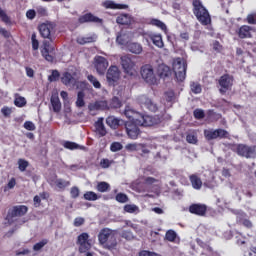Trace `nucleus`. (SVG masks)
Here are the masks:
<instances>
[{
  "mask_svg": "<svg viewBox=\"0 0 256 256\" xmlns=\"http://www.w3.org/2000/svg\"><path fill=\"white\" fill-rule=\"evenodd\" d=\"M38 31L43 39H48L43 41L41 55L46 61H48V63H53V61H55V56L49 53L55 51V48L51 47V43L55 41V23H42L38 26Z\"/></svg>",
  "mask_w": 256,
  "mask_h": 256,
  "instance_id": "f257e3e1",
  "label": "nucleus"
},
{
  "mask_svg": "<svg viewBox=\"0 0 256 256\" xmlns=\"http://www.w3.org/2000/svg\"><path fill=\"white\" fill-rule=\"evenodd\" d=\"M98 242L103 249L114 251L119 245L117 241V230L102 228L98 233Z\"/></svg>",
  "mask_w": 256,
  "mask_h": 256,
  "instance_id": "f03ea898",
  "label": "nucleus"
},
{
  "mask_svg": "<svg viewBox=\"0 0 256 256\" xmlns=\"http://www.w3.org/2000/svg\"><path fill=\"white\" fill-rule=\"evenodd\" d=\"M192 7L193 14L199 23L204 26L211 25V14H209V10L205 8L201 0H193Z\"/></svg>",
  "mask_w": 256,
  "mask_h": 256,
  "instance_id": "7ed1b4c3",
  "label": "nucleus"
},
{
  "mask_svg": "<svg viewBox=\"0 0 256 256\" xmlns=\"http://www.w3.org/2000/svg\"><path fill=\"white\" fill-rule=\"evenodd\" d=\"M226 147L231 149V151H234V153H237L239 157H245L246 159H256V146L229 143L226 145Z\"/></svg>",
  "mask_w": 256,
  "mask_h": 256,
  "instance_id": "20e7f679",
  "label": "nucleus"
},
{
  "mask_svg": "<svg viewBox=\"0 0 256 256\" xmlns=\"http://www.w3.org/2000/svg\"><path fill=\"white\" fill-rule=\"evenodd\" d=\"M121 65L122 69L127 75V77H131L132 79H135L138 77L139 72L137 71V65L135 62L129 57L128 55L122 56L121 58Z\"/></svg>",
  "mask_w": 256,
  "mask_h": 256,
  "instance_id": "39448f33",
  "label": "nucleus"
},
{
  "mask_svg": "<svg viewBox=\"0 0 256 256\" xmlns=\"http://www.w3.org/2000/svg\"><path fill=\"white\" fill-rule=\"evenodd\" d=\"M173 71L177 81L182 83V81H185V77H187V62L182 58H176L173 61Z\"/></svg>",
  "mask_w": 256,
  "mask_h": 256,
  "instance_id": "423d86ee",
  "label": "nucleus"
},
{
  "mask_svg": "<svg viewBox=\"0 0 256 256\" xmlns=\"http://www.w3.org/2000/svg\"><path fill=\"white\" fill-rule=\"evenodd\" d=\"M27 211H29V207L26 205L13 206L8 210L5 220L8 221L9 225H12L13 219H15V217H23L27 215Z\"/></svg>",
  "mask_w": 256,
  "mask_h": 256,
  "instance_id": "0eeeda50",
  "label": "nucleus"
},
{
  "mask_svg": "<svg viewBox=\"0 0 256 256\" xmlns=\"http://www.w3.org/2000/svg\"><path fill=\"white\" fill-rule=\"evenodd\" d=\"M141 77L144 79L146 83L149 85H156L157 76H155V71L153 70V66L150 64H145L140 69Z\"/></svg>",
  "mask_w": 256,
  "mask_h": 256,
  "instance_id": "6e6552de",
  "label": "nucleus"
},
{
  "mask_svg": "<svg viewBox=\"0 0 256 256\" xmlns=\"http://www.w3.org/2000/svg\"><path fill=\"white\" fill-rule=\"evenodd\" d=\"M233 81V76H231L230 74H223L218 79L219 93L221 95H225L227 91H231V89L233 88Z\"/></svg>",
  "mask_w": 256,
  "mask_h": 256,
  "instance_id": "1a4fd4ad",
  "label": "nucleus"
},
{
  "mask_svg": "<svg viewBox=\"0 0 256 256\" xmlns=\"http://www.w3.org/2000/svg\"><path fill=\"white\" fill-rule=\"evenodd\" d=\"M124 125L129 139L135 140L139 138L141 135V129H139V127H141V125L137 124L135 120L126 121Z\"/></svg>",
  "mask_w": 256,
  "mask_h": 256,
  "instance_id": "9d476101",
  "label": "nucleus"
},
{
  "mask_svg": "<svg viewBox=\"0 0 256 256\" xmlns=\"http://www.w3.org/2000/svg\"><path fill=\"white\" fill-rule=\"evenodd\" d=\"M106 79L108 85L115 87V85H117V83L119 82V79H121V71L119 70V67L110 66L106 73Z\"/></svg>",
  "mask_w": 256,
  "mask_h": 256,
  "instance_id": "9b49d317",
  "label": "nucleus"
},
{
  "mask_svg": "<svg viewBox=\"0 0 256 256\" xmlns=\"http://www.w3.org/2000/svg\"><path fill=\"white\" fill-rule=\"evenodd\" d=\"M77 245H79V253H87L91 249V242H89V234L83 232L77 237Z\"/></svg>",
  "mask_w": 256,
  "mask_h": 256,
  "instance_id": "f8f14e48",
  "label": "nucleus"
},
{
  "mask_svg": "<svg viewBox=\"0 0 256 256\" xmlns=\"http://www.w3.org/2000/svg\"><path fill=\"white\" fill-rule=\"evenodd\" d=\"M94 67L98 75H105L107 72V67H109V61L103 56H95Z\"/></svg>",
  "mask_w": 256,
  "mask_h": 256,
  "instance_id": "ddd939ff",
  "label": "nucleus"
},
{
  "mask_svg": "<svg viewBox=\"0 0 256 256\" xmlns=\"http://www.w3.org/2000/svg\"><path fill=\"white\" fill-rule=\"evenodd\" d=\"M188 211L192 215H197L198 217H205V215H207V206L201 203H194L189 206Z\"/></svg>",
  "mask_w": 256,
  "mask_h": 256,
  "instance_id": "4468645a",
  "label": "nucleus"
},
{
  "mask_svg": "<svg viewBox=\"0 0 256 256\" xmlns=\"http://www.w3.org/2000/svg\"><path fill=\"white\" fill-rule=\"evenodd\" d=\"M135 123H137V125H140V127H153L154 125H159V123H161V120H154L153 116L145 115L140 116V119L135 120Z\"/></svg>",
  "mask_w": 256,
  "mask_h": 256,
  "instance_id": "2eb2a0df",
  "label": "nucleus"
},
{
  "mask_svg": "<svg viewBox=\"0 0 256 256\" xmlns=\"http://www.w3.org/2000/svg\"><path fill=\"white\" fill-rule=\"evenodd\" d=\"M78 22L83 25V23H103V19L93 15V13L88 12L78 18Z\"/></svg>",
  "mask_w": 256,
  "mask_h": 256,
  "instance_id": "dca6fc26",
  "label": "nucleus"
},
{
  "mask_svg": "<svg viewBox=\"0 0 256 256\" xmlns=\"http://www.w3.org/2000/svg\"><path fill=\"white\" fill-rule=\"evenodd\" d=\"M253 27L249 25H242L237 31L239 39H251L253 37Z\"/></svg>",
  "mask_w": 256,
  "mask_h": 256,
  "instance_id": "f3484780",
  "label": "nucleus"
},
{
  "mask_svg": "<svg viewBox=\"0 0 256 256\" xmlns=\"http://www.w3.org/2000/svg\"><path fill=\"white\" fill-rule=\"evenodd\" d=\"M140 103L143 105L148 111H151L152 113H157V110L159 109L157 107V104L153 102L149 97L143 95L140 97Z\"/></svg>",
  "mask_w": 256,
  "mask_h": 256,
  "instance_id": "a211bd4d",
  "label": "nucleus"
},
{
  "mask_svg": "<svg viewBox=\"0 0 256 256\" xmlns=\"http://www.w3.org/2000/svg\"><path fill=\"white\" fill-rule=\"evenodd\" d=\"M108 107L107 101L100 100L89 104L88 109L89 111H105Z\"/></svg>",
  "mask_w": 256,
  "mask_h": 256,
  "instance_id": "6ab92c4d",
  "label": "nucleus"
},
{
  "mask_svg": "<svg viewBox=\"0 0 256 256\" xmlns=\"http://www.w3.org/2000/svg\"><path fill=\"white\" fill-rule=\"evenodd\" d=\"M95 132L99 137H105L107 135V129L105 128V124L103 123V118H99L95 123Z\"/></svg>",
  "mask_w": 256,
  "mask_h": 256,
  "instance_id": "aec40b11",
  "label": "nucleus"
},
{
  "mask_svg": "<svg viewBox=\"0 0 256 256\" xmlns=\"http://www.w3.org/2000/svg\"><path fill=\"white\" fill-rule=\"evenodd\" d=\"M157 75L160 79H165L171 75V68L165 64L158 65Z\"/></svg>",
  "mask_w": 256,
  "mask_h": 256,
  "instance_id": "412c9836",
  "label": "nucleus"
},
{
  "mask_svg": "<svg viewBox=\"0 0 256 256\" xmlns=\"http://www.w3.org/2000/svg\"><path fill=\"white\" fill-rule=\"evenodd\" d=\"M149 39L155 47H158V49H163V47H165V44L163 43V36L161 34H150Z\"/></svg>",
  "mask_w": 256,
  "mask_h": 256,
  "instance_id": "4be33fe9",
  "label": "nucleus"
},
{
  "mask_svg": "<svg viewBox=\"0 0 256 256\" xmlns=\"http://www.w3.org/2000/svg\"><path fill=\"white\" fill-rule=\"evenodd\" d=\"M105 9H129L127 4H117L113 0H107L103 3Z\"/></svg>",
  "mask_w": 256,
  "mask_h": 256,
  "instance_id": "5701e85b",
  "label": "nucleus"
},
{
  "mask_svg": "<svg viewBox=\"0 0 256 256\" xmlns=\"http://www.w3.org/2000/svg\"><path fill=\"white\" fill-rule=\"evenodd\" d=\"M127 49L130 53H134V55H141V53H143V46L137 42L129 43Z\"/></svg>",
  "mask_w": 256,
  "mask_h": 256,
  "instance_id": "b1692460",
  "label": "nucleus"
},
{
  "mask_svg": "<svg viewBox=\"0 0 256 256\" xmlns=\"http://www.w3.org/2000/svg\"><path fill=\"white\" fill-rule=\"evenodd\" d=\"M78 45H87L89 43H95L97 41V35L92 34L90 36H82L76 39Z\"/></svg>",
  "mask_w": 256,
  "mask_h": 256,
  "instance_id": "393cba45",
  "label": "nucleus"
},
{
  "mask_svg": "<svg viewBox=\"0 0 256 256\" xmlns=\"http://www.w3.org/2000/svg\"><path fill=\"white\" fill-rule=\"evenodd\" d=\"M132 21L133 18H131V15L129 14H120L116 18V23H118V25H131Z\"/></svg>",
  "mask_w": 256,
  "mask_h": 256,
  "instance_id": "a878e982",
  "label": "nucleus"
},
{
  "mask_svg": "<svg viewBox=\"0 0 256 256\" xmlns=\"http://www.w3.org/2000/svg\"><path fill=\"white\" fill-rule=\"evenodd\" d=\"M106 123L111 129H119V125H121V119L115 116H108L106 118Z\"/></svg>",
  "mask_w": 256,
  "mask_h": 256,
  "instance_id": "bb28decb",
  "label": "nucleus"
},
{
  "mask_svg": "<svg viewBox=\"0 0 256 256\" xmlns=\"http://www.w3.org/2000/svg\"><path fill=\"white\" fill-rule=\"evenodd\" d=\"M189 179L193 189L199 190L203 187V181L196 174L190 175Z\"/></svg>",
  "mask_w": 256,
  "mask_h": 256,
  "instance_id": "cd10ccee",
  "label": "nucleus"
},
{
  "mask_svg": "<svg viewBox=\"0 0 256 256\" xmlns=\"http://www.w3.org/2000/svg\"><path fill=\"white\" fill-rule=\"evenodd\" d=\"M124 115L125 117H127V119H129V121H139V118H137V115H139V113L131 109V107L129 106H126L124 110Z\"/></svg>",
  "mask_w": 256,
  "mask_h": 256,
  "instance_id": "c85d7f7f",
  "label": "nucleus"
},
{
  "mask_svg": "<svg viewBox=\"0 0 256 256\" xmlns=\"http://www.w3.org/2000/svg\"><path fill=\"white\" fill-rule=\"evenodd\" d=\"M61 83H63V85H66V87H69V85H73V83H75V78L71 73L64 72L61 77Z\"/></svg>",
  "mask_w": 256,
  "mask_h": 256,
  "instance_id": "c756f323",
  "label": "nucleus"
},
{
  "mask_svg": "<svg viewBox=\"0 0 256 256\" xmlns=\"http://www.w3.org/2000/svg\"><path fill=\"white\" fill-rule=\"evenodd\" d=\"M116 43L119 45H127L129 43V34L124 31H120L116 37Z\"/></svg>",
  "mask_w": 256,
  "mask_h": 256,
  "instance_id": "7c9ffc66",
  "label": "nucleus"
},
{
  "mask_svg": "<svg viewBox=\"0 0 256 256\" xmlns=\"http://www.w3.org/2000/svg\"><path fill=\"white\" fill-rule=\"evenodd\" d=\"M50 103L52 105V109L54 113H60L61 112V100H59V96H52L50 99Z\"/></svg>",
  "mask_w": 256,
  "mask_h": 256,
  "instance_id": "2f4dec72",
  "label": "nucleus"
},
{
  "mask_svg": "<svg viewBox=\"0 0 256 256\" xmlns=\"http://www.w3.org/2000/svg\"><path fill=\"white\" fill-rule=\"evenodd\" d=\"M64 149H69V151H75L77 149H85V146H81L75 142L72 141H64V143L62 144Z\"/></svg>",
  "mask_w": 256,
  "mask_h": 256,
  "instance_id": "473e14b6",
  "label": "nucleus"
},
{
  "mask_svg": "<svg viewBox=\"0 0 256 256\" xmlns=\"http://www.w3.org/2000/svg\"><path fill=\"white\" fill-rule=\"evenodd\" d=\"M236 221L237 223H240V225H243L247 229H251L253 227V223L251 222V220L243 218V214L238 215Z\"/></svg>",
  "mask_w": 256,
  "mask_h": 256,
  "instance_id": "72a5a7b5",
  "label": "nucleus"
},
{
  "mask_svg": "<svg viewBox=\"0 0 256 256\" xmlns=\"http://www.w3.org/2000/svg\"><path fill=\"white\" fill-rule=\"evenodd\" d=\"M111 190V185L105 181L98 182L96 185V191L99 193H107V191Z\"/></svg>",
  "mask_w": 256,
  "mask_h": 256,
  "instance_id": "f704fd0d",
  "label": "nucleus"
},
{
  "mask_svg": "<svg viewBox=\"0 0 256 256\" xmlns=\"http://www.w3.org/2000/svg\"><path fill=\"white\" fill-rule=\"evenodd\" d=\"M83 197L85 201H97L101 199V195H98L93 191H87L86 193H84Z\"/></svg>",
  "mask_w": 256,
  "mask_h": 256,
  "instance_id": "c9c22d12",
  "label": "nucleus"
},
{
  "mask_svg": "<svg viewBox=\"0 0 256 256\" xmlns=\"http://www.w3.org/2000/svg\"><path fill=\"white\" fill-rule=\"evenodd\" d=\"M204 137L205 139H207V141H213V139H218L217 129L204 130Z\"/></svg>",
  "mask_w": 256,
  "mask_h": 256,
  "instance_id": "e433bc0d",
  "label": "nucleus"
},
{
  "mask_svg": "<svg viewBox=\"0 0 256 256\" xmlns=\"http://www.w3.org/2000/svg\"><path fill=\"white\" fill-rule=\"evenodd\" d=\"M150 25H153L154 27H158V29H161L162 31H167V25H165V23H163L159 19H155V18L151 19Z\"/></svg>",
  "mask_w": 256,
  "mask_h": 256,
  "instance_id": "4c0bfd02",
  "label": "nucleus"
},
{
  "mask_svg": "<svg viewBox=\"0 0 256 256\" xmlns=\"http://www.w3.org/2000/svg\"><path fill=\"white\" fill-rule=\"evenodd\" d=\"M76 107H85V92L79 91L77 94Z\"/></svg>",
  "mask_w": 256,
  "mask_h": 256,
  "instance_id": "58836bf2",
  "label": "nucleus"
},
{
  "mask_svg": "<svg viewBox=\"0 0 256 256\" xmlns=\"http://www.w3.org/2000/svg\"><path fill=\"white\" fill-rule=\"evenodd\" d=\"M55 185H56V187H58V189H65V188L69 187V185H71V182L59 178V179H56Z\"/></svg>",
  "mask_w": 256,
  "mask_h": 256,
  "instance_id": "ea45409f",
  "label": "nucleus"
},
{
  "mask_svg": "<svg viewBox=\"0 0 256 256\" xmlns=\"http://www.w3.org/2000/svg\"><path fill=\"white\" fill-rule=\"evenodd\" d=\"M27 167H29V161L20 158L18 159V169L19 171H21L22 173L27 171Z\"/></svg>",
  "mask_w": 256,
  "mask_h": 256,
  "instance_id": "a19ab883",
  "label": "nucleus"
},
{
  "mask_svg": "<svg viewBox=\"0 0 256 256\" xmlns=\"http://www.w3.org/2000/svg\"><path fill=\"white\" fill-rule=\"evenodd\" d=\"M87 79L95 89H101V82L95 76L90 74L87 76Z\"/></svg>",
  "mask_w": 256,
  "mask_h": 256,
  "instance_id": "79ce46f5",
  "label": "nucleus"
},
{
  "mask_svg": "<svg viewBox=\"0 0 256 256\" xmlns=\"http://www.w3.org/2000/svg\"><path fill=\"white\" fill-rule=\"evenodd\" d=\"M165 239L170 241V243H173L177 239V232H175V230H168Z\"/></svg>",
  "mask_w": 256,
  "mask_h": 256,
  "instance_id": "37998d69",
  "label": "nucleus"
},
{
  "mask_svg": "<svg viewBox=\"0 0 256 256\" xmlns=\"http://www.w3.org/2000/svg\"><path fill=\"white\" fill-rule=\"evenodd\" d=\"M217 135H218V139H230L231 137V135L229 134V131L221 128L217 129Z\"/></svg>",
  "mask_w": 256,
  "mask_h": 256,
  "instance_id": "c03bdc74",
  "label": "nucleus"
},
{
  "mask_svg": "<svg viewBox=\"0 0 256 256\" xmlns=\"http://www.w3.org/2000/svg\"><path fill=\"white\" fill-rule=\"evenodd\" d=\"M59 77H61V73L58 70H52L50 76H48V81L50 83H55V81H59Z\"/></svg>",
  "mask_w": 256,
  "mask_h": 256,
  "instance_id": "a18cd8bd",
  "label": "nucleus"
},
{
  "mask_svg": "<svg viewBox=\"0 0 256 256\" xmlns=\"http://www.w3.org/2000/svg\"><path fill=\"white\" fill-rule=\"evenodd\" d=\"M31 43L33 51H39V40L37 39V34L35 32L31 35Z\"/></svg>",
  "mask_w": 256,
  "mask_h": 256,
  "instance_id": "49530a36",
  "label": "nucleus"
},
{
  "mask_svg": "<svg viewBox=\"0 0 256 256\" xmlns=\"http://www.w3.org/2000/svg\"><path fill=\"white\" fill-rule=\"evenodd\" d=\"M14 105L16 107H25V105H27V100H25V97L19 96L15 98Z\"/></svg>",
  "mask_w": 256,
  "mask_h": 256,
  "instance_id": "de8ad7c7",
  "label": "nucleus"
},
{
  "mask_svg": "<svg viewBox=\"0 0 256 256\" xmlns=\"http://www.w3.org/2000/svg\"><path fill=\"white\" fill-rule=\"evenodd\" d=\"M47 243H49V240L43 239L42 241L34 244L33 251H41Z\"/></svg>",
  "mask_w": 256,
  "mask_h": 256,
  "instance_id": "09e8293b",
  "label": "nucleus"
},
{
  "mask_svg": "<svg viewBox=\"0 0 256 256\" xmlns=\"http://www.w3.org/2000/svg\"><path fill=\"white\" fill-rule=\"evenodd\" d=\"M191 91L192 93H194L195 95H199V93H201V91H203V89L201 88V84L197 83V82H193L191 85Z\"/></svg>",
  "mask_w": 256,
  "mask_h": 256,
  "instance_id": "8fccbe9b",
  "label": "nucleus"
},
{
  "mask_svg": "<svg viewBox=\"0 0 256 256\" xmlns=\"http://www.w3.org/2000/svg\"><path fill=\"white\" fill-rule=\"evenodd\" d=\"M0 19L3 23H11V18L7 15V12L0 6Z\"/></svg>",
  "mask_w": 256,
  "mask_h": 256,
  "instance_id": "3c124183",
  "label": "nucleus"
},
{
  "mask_svg": "<svg viewBox=\"0 0 256 256\" xmlns=\"http://www.w3.org/2000/svg\"><path fill=\"white\" fill-rule=\"evenodd\" d=\"M186 141H187V143H190L191 145H196V143L198 141L197 135H195L194 133L187 134Z\"/></svg>",
  "mask_w": 256,
  "mask_h": 256,
  "instance_id": "603ef678",
  "label": "nucleus"
},
{
  "mask_svg": "<svg viewBox=\"0 0 256 256\" xmlns=\"http://www.w3.org/2000/svg\"><path fill=\"white\" fill-rule=\"evenodd\" d=\"M110 107L112 109H119L121 107V100L118 97H113L110 102Z\"/></svg>",
  "mask_w": 256,
  "mask_h": 256,
  "instance_id": "864d4df0",
  "label": "nucleus"
},
{
  "mask_svg": "<svg viewBox=\"0 0 256 256\" xmlns=\"http://www.w3.org/2000/svg\"><path fill=\"white\" fill-rule=\"evenodd\" d=\"M121 149H123V144L120 142H113L110 145V151H112V153H117V151H121Z\"/></svg>",
  "mask_w": 256,
  "mask_h": 256,
  "instance_id": "5fc2aeb1",
  "label": "nucleus"
},
{
  "mask_svg": "<svg viewBox=\"0 0 256 256\" xmlns=\"http://www.w3.org/2000/svg\"><path fill=\"white\" fill-rule=\"evenodd\" d=\"M139 207H137V205L134 204H126L124 206V211L126 213H135L136 211H138Z\"/></svg>",
  "mask_w": 256,
  "mask_h": 256,
  "instance_id": "6e6d98bb",
  "label": "nucleus"
},
{
  "mask_svg": "<svg viewBox=\"0 0 256 256\" xmlns=\"http://www.w3.org/2000/svg\"><path fill=\"white\" fill-rule=\"evenodd\" d=\"M115 199L118 203H127L129 201V197H127L124 193H118Z\"/></svg>",
  "mask_w": 256,
  "mask_h": 256,
  "instance_id": "4d7b16f0",
  "label": "nucleus"
},
{
  "mask_svg": "<svg viewBox=\"0 0 256 256\" xmlns=\"http://www.w3.org/2000/svg\"><path fill=\"white\" fill-rule=\"evenodd\" d=\"M36 15H38V17H47V8L39 6L36 8Z\"/></svg>",
  "mask_w": 256,
  "mask_h": 256,
  "instance_id": "13d9d810",
  "label": "nucleus"
},
{
  "mask_svg": "<svg viewBox=\"0 0 256 256\" xmlns=\"http://www.w3.org/2000/svg\"><path fill=\"white\" fill-rule=\"evenodd\" d=\"M193 116L195 119H204L205 112L202 109H195L193 112Z\"/></svg>",
  "mask_w": 256,
  "mask_h": 256,
  "instance_id": "bf43d9fd",
  "label": "nucleus"
},
{
  "mask_svg": "<svg viewBox=\"0 0 256 256\" xmlns=\"http://www.w3.org/2000/svg\"><path fill=\"white\" fill-rule=\"evenodd\" d=\"M121 237H122L123 239H126V241H132V239H134L133 232L128 231V230H124V231L122 232Z\"/></svg>",
  "mask_w": 256,
  "mask_h": 256,
  "instance_id": "052dcab7",
  "label": "nucleus"
},
{
  "mask_svg": "<svg viewBox=\"0 0 256 256\" xmlns=\"http://www.w3.org/2000/svg\"><path fill=\"white\" fill-rule=\"evenodd\" d=\"M246 21L249 25H256V12L248 14Z\"/></svg>",
  "mask_w": 256,
  "mask_h": 256,
  "instance_id": "680f3d73",
  "label": "nucleus"
},
{
  "mask_svg": "<svg viewBox=\"0 0 256 256\" xmlns=\"http://www.w3.org/2000/svg\"><path fill=\"white\" fill-rule=\"evenodd\" d=\"M70 195L72 199H77L80 195L79 187L74 186L70 189Z\"/></svg>",
  "mask_w": 256,
  "mask_h": 256,
  "instance_id": "e2e57ef3",
  "label": "nucleus"
},
{
  "mask_svg": "<svg viewBox=\"0 0 256 256\" xmlns=\"http://www.w3.org/2000/svg\"><path fill=\"white\" fill-rule=\"evenodd\" d=\"M26 17H27V19H30L31 21H33V19H35V17H37V11H35V9H29L26 12Z\"/></svg>",
  "mask_w": 256,
  "mask_h": 256,
  "instance_id": "0e129e2a",
  "label": "nucleus"
},
{
  "mask_svg": "<svg viewBox=\"0 0 256 256\" xmlns=\"http://www.w3.org/2000/svg\"><path fill=\"white\" fill-rule=\"evenodd\" d=\"M24 129H26L27 131H35L36 127L35 124L31 121H26L24 123Z\"/></svg>",
  "mask_w": 256,
  "mask_h": 256,
  "instance_id": "69168bd1",
  "label": "nucleus"
},
{
  "mask_svg": "<svg viewBox=\"0 0 256 256\" xmlns=\"http://www.w3.org/2000/svg\"><path fill=\"white\" fill-rule=\"evenodd\" d=\"M165 98L168 103H171V101L175 99V92L174 91L165 92Z\"/></svg>",
  "mask_w": 256,
  "mask_h": 256,
  "instance_id": "338daca9",
  "label": "nucleus"
},
{
  "mask_svg": "<svg viewBox=\"0 0 256 256\" xmlns=\"http://www.w3.org/2000/svg\"><path fill=\"white\" fill-rule=\"evenodd\" d=\"M85 224V218L77 217L74 219V227H81Z\"/></svg>",
  "mask_w": 256,
  "mask_h": 256,
  "instance_id": "774afa93",
  "label": "nucleus"
}]
</instances>
